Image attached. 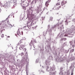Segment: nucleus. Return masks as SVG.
Returning <instances> with one entry per match:
<instances>
[{
  "label": "nucleus",
  "mask_w": 75,
  "mask_h": 75,
  "mask_svg": "<svg viewBox=\"0 0 75 75\" xmlns=\"http://www.w3.org/2000/svg\"><path fill=\"white\" fill-rule=\"evenodd\" d=\"M67 3V1H62L61 3V6H60L59 7H57L56 8V10H59V9L61 7H62V8H64V7H65V4H66V3Z\"/></svg>",
  "instance_id": "f257e3e1"
},
{
  "label": "nucleus",
  "mask_w": 75,
  "mask_h": 75,
  "mask_svg": "<svg viewBox=\"0 0 75 75\" xmlns=\"http://www.w3.org/2000/svg\"><path fill=\"white\" fill-rule=\"evenodd\" d=\"M11 3H13V6L16 7L17 5V0H11L10 1Z\"/></svg>",
  "instance_id": "f03ea898"
},
{
  "label": "nucleus",
  "mask_w": 75,
  "mask_h": 75,
  "mask_svg": "<svg viewBox=\"0 0 75 75\" xmlns=\"http://www.w3.org/2000/svg\"><path fill=\"white\" fill-rule=\"evenodd\" d=\"M10 16L9 15L8 17L7 18H6V19L5 20H4L2 21V23H5L6 22H7L8 23V24H9V23H8L9 22V21L8 20V18H10Z\"/></svg>",
  "instance_id": "7ed1b4c3"
},
{
  "label": "nucleus",
  "mask_w": 75,
  "mask_h": 75,
  "mask_svg": "<svg viewBox=\"0 0 75 75\" xmlns=\"http://www.w3.org/2000/svg\"><path fill=\"white\" fill-rule=\"evenodd\" d=\"M3 7L5 8H8V4L7 3L5 4L3 6Z\"/></svg>",
  "instance_id": "20e7f679"
},
{
  "label": "nucleus",
  "mask_w": 75,
  "mask_h": 75,
  "mask_svg": "<svg viewBox=\"0 0 75 75\" xmlns=\"http://www.w3.org/2000/svg\"><path fill=\"white\" fill-rule=\"evenodd\" d=\"M24 45H21L19 47V49L20 50H23V48H24Z\"/></svg>",
  "instance_id": "39448f33"
},
{
  "label": "nucleus",
  "mask_w": 75,
  "mask_h": 75,
  "mask_svg": "<svg viewBox=\"0 0 75 75\" xmlns=\"http://www.w3.org/2000/svg\"><path fill=\"white\" fill-rule=\"evenodd\" d=\"M25 60H26L25 59V56H23V57H22V59L21 60V62H23V63H24V62L25 61Z\"/></svg>",
  "instance_id": "423d86ee"
},
{
  "label": "nucleus",
  "mask_w": 75,
  "mask_h": 75,
  "mask_svg": "<svg viewBox=\"0 0 75 75\" xmlns=\"http://www.w3.org/2000/svg\"><path fill=\"white\" fill-rule=\"evenodd\" d=\"M26 74H28V68H27V65H26Z\"/></svg>",
  "instance_id": "0eeeda50"
},
{
  "label": "nucleus",
  "mask_w": 75,
  "mask_h": 75,
  "mask_svg": "<svg viewBox=\"0 0 75 75\" xmlns=\"http://www.w3.org/2000/svg\"><path fill=\"white\" fill-rule=\"evenodd\" d=\"M49 5V2L47 1L46 2L45 4V6H46L47 8L48 7V6Z\"/></svg>",
  "instance_id": "6e6552de"
},
{
  "label": "nucleus",
  "mask_w": 75,
  "mask_h": 75,
  "mask_svg": "<svg viewBox=\"0 0 75 75\" xmlns=\"http://www.w3.org/2000/svg\"><path fill=\"white\" fill-rule=\"evenodd\" d=\"M42 6L41 5H40L39 6V7H38V9L39 10V11H41V7H42Z\"/></svg>",
  "instance_id": "1a4fd4ad"
},
{
  "label": "nucleus",
  "mask_w": 75,
  "mask_h": 75,
  "mask_svg": "<svg viewBox=\"0 0 75 75\" xmlns=\"http://www.w3.org/2000/svg\"><path fill=\"white\" fill-rule=\"evenodd\" d=\"M4 72H5V74H6V75H7L8 74V71H7V70H6L4 71Z\"/></svg>",
  "instance_id": "9d476101"
},
{
  "label": "nucleus",
  "mask_w": 75,
  "mask_h": 75,
  "mask_svg": "<svg viewBox=\"0 0 75 75\" xmlns=\"http://www.w3.org/2000/svg\"><path fill=\"white\" fill-rule=\"evenodd\" d=\"M29 45H30V46H32L33 45L34 48H35V47H34V44H33V43L31 42H30V44H29Z\"/></svg>",
  "instance_id": "9b49d317"
},
{
  "label": "nucleus",
  "mask_w": 75,
  "mask_h": 75,
  "mask_svg": "<svg viewBox=\"0 0 75 75\" xmlns=\"http://www.w3.org/2000/svg\"><path fill=\"white\" fill-rule=\"evenodd\" d=\"M37 52H38V51L37 50H36L35 51V55H36L37 54Z\"/></svg>",
  "instance_id": "f8f14e48"
},
{
  "label": "nucleus",
  "mask_w": 75,
  "mask_h": 75,
  "mask_svg": "<svg viewBox=\"0 0 75 75\" xmlns=\"http://www.w3.org/2000/svg\"><path fill=\"white\" fill-rule=\"evenodd\" d=\"M56 6H60V3H59V2H58L56 3Z\"/></svg>",
  "instance_id": "ddd939ff"
},
{
  "label": "nucleus",
  "mask_w": 75,
  "mask_h": 75,
  "mask_svg": "<svg viewBox=\"0 0 75 75\" xmlns=\"http://www.w3.org/2000/svg\"><path fill=\"white\" fill-rule=\"evenodd\" d=\"M17 62H18V64H20V60L19 59H18L17 60Z\"/></svg>",
  "instance_id": "4468645a"
},
{
  "label": "nucleus",
  "mask_w": 75,
  "mask_h": 75,
  "mask_svg": "<svg viewBox=\"0 0 75 75\" xmlns=\"http://www.w3.org/2000/svg\"><path fill=\"white\" fill-rule=\"evenodd\" d=\"M26 60H27V59H28V61H29V59H28V57L26 56Z\"/></svg>",
  "instance_id": "2eb2a0df"
},
{
  "label": "nucleus",
  "mask_w": 75,
  "mask_h": 75,
  "mask_svg": "<svg viewBox=\"0 0 75 75\" xmlns=\"http://www.w3.org/2000/svg\"><path fill=\"white\" fill-rule=\"evenodd\" d=\"M65 22H66V25H68V22L67 21V20H66Z\"/></svg>",
  "instance_id": "dca6fc26"
},
{
  "label": "nucleus",
  "mask_w": 75,
  "mask_h": 75,
  "mask_svg": "<svg viewBox=\"0 0 75 75\" xmlns=\"http://www.w3.org/2000/svg\"><path fill=\"white\" fill-rule=\"evenodd\" d=\"M23 39H21L20 41V44L22 43V42H23Z\"/></svg>",
  "instance_id": "f3484780"
},
{
  "label": "nucleus",
  "mask_w": 75,
  "mask_h": 75,
  "mask_svg": "<svg viewBox=\"0 0 75 75\" xmlns=\"http://www.w3.org/2000/svg\"><path fill=\"white\" fill-rule=\"evenodd\" d=\"M34 24V23L33 22V21H31V23L30 24V27L33 25Z\"/></svg>",
  "instance_id": "a211bd4d"
},
{
  "label": "nucleus",
  "mask_w": 75,
  "mask_h": 75,
  "mask_svg": "<svg viewBox=\"0 0 75 75\" xmlns=\"http://www.w3.org/2000/svg\"><path fill=\"white\" fill-rule=\"evenodd\" d=\"M52 17H50V21H52Z\"/></svg>",
  "instance_id": "6ab92c4d"
},
{
  "label": "nucleus",
  "mask_w": 75,
  "mask_h": 75,
  "mask_svg": "<svg viewBox=\"0 0 75 75\" xmlns=\"http://www.w3.org/2000/svg\"><path fill=\"white\" fill-rule=\"evenodd\" d=\"M21 57H22V56H23V55H24V53L23 52H22L21 53Z\"/></svg>",
  "instance_id": "aec40b11"
},
{
  "label": "nucleus",
  "mask_w": 75,
  "mask_h": 75,
  "mask_svg": "<svg viewBox=\"0 0 75 75\" xmlns=\"http://www.w3.org/2000/svg\"><path fill=\"white\" fill-rule=\"evenodd\" d=\"M0 7H3V4H2L1 2L0 3Z\"/></svg>",
  "instance_id": "412c9836"
},
{
  "label": "nucleus",
  "mask_w": 75,
  "mask_h": 75,
  "mask_svg": "<svg viewBox=\"0 0 75 75\" xmlns=\"http://www.w3.org/2000/svg\"><path fill=\"white\" fill-rule=\"evenodd\" d=\"M23 40H26V38H25V37H23L22 38Z\"/></svg>",
  "instance_id": "4be33fe9"
},
{
  "label": "nucleus",
  "mask_w": 75,
  "mask_h": 75,
  "mask_svg": "<svg viewBox=\"0 0 75 75\" xmlns=\"http://www.w3.org/2000/svg\"><path fill=\"white\" fill-rule=\"evenodd\" d=\"M29 21L28 22L27 25H28V23H30V22H31V21L30 20V19H29Z\"/></svg>",
  "instance_id": "5701e85b"
},
{
  "label": "nucleus",
  "mask_w": 75,
  "mask_h": 75,
  "mask_svg": "<svg viewBox=\"0 0 75 75\" xmlns=\"http://www.w3.org/2000/svg\"><path fill=\"white\" fill-rule=\"evenodd\" d=\"M35 63H38V59H37L35 61Z\"/></svg>",
  "instance_id": "b1692460"
},
{
  "label": "nucleus",
  "mask_w": 75,
  "mask_h": 75,
  "mask_svg": "<svg viewBox=\"0 0 75 75\" xmlns=\"http://www.w3.org/2000/svg\"><path fill=\"white\" fill-rule=\"evenodd\" d=\"M1 37H2V38L4 37V34H2V35H1Z\"/></svg>",
  "instance_id": "393cba45"
},
{
  "label": "nucleus",
  "mask_w": 75,
  "mask_h": 75,
  "mask_svg": "<svg viewBox=\"0 0 75 75\" xmlns=\"http://www.w3.org/2000/svg\"><path fill=\"white\" fill-rule=\"evenodd\" d=\"M28 62H28L27 63V64H26V65H27V67H28V65H29V64H28Z\"/></svg>",
  "instance_id": "a878e982"
},
{
  "label": "nucleus",
  "mask_w": 75,
  "mask_h": 75,
  "mask_svg": "<svg viewBox=\"0 0 75 75\" xmlns=\"http://www.w3.org/2000/svg\"><path fill=\"white\" fill-rule=\"evenodd\" d=\"M33 41H34V42H35L36 43H37V41H36V40H35V39H34V40Z\"/></svg>",
  "instance_id": "bb28decb"
},
{
  "label": "nucleus",
  "mask_w": 75,
  "mask_h": 75,
  "mask_svg": "<svg viewBox=\"0 0 75 75\" xmlns=\"http://www.w3.org/2000/svg\"><path fill=\"white\" fill-rule=\"evenodd\" d=\"M71 52H74V49H73L71 50Z\"/></svg>",
  "instance_id": "cd10ccee"
},
{
  "label": "nucleus",
  "mask_w": 75,
  "mask_h": 75,
  "mask_svg": "<svg viewBox=\"0 0 75 75\" xmlns=\"http://www.w3.org/2000/svg\"><path fill=\"white\" fill-rule=\"evenodd\" d=\"M38 1V0H35V3H36Z\"/></svg>",
  "instance_id": "c85d7f7f"
},
{
  "label": "nucleus",
  "mask_w": 75,
  "mask_h": 75,
  "mask_svg": "<svg viewBox=\"0 0 75 75\" xmlns=\"http://www.w3.org/2000/svg\"><path fill=\"white\" fill-rule=\"evenodd\" d=\"M29 3V2H28ZM28 3H27V2H26V4H27V6H28V5H29V4H28Z\"/></svg>",
  "instance_id": "c756f323"
},
{
  "label": "nucleus",
  "mask_w": 75,
  "mask_h": 75,
  "mask_svg": "<svg viewBox=\"0 0 75 75\" xmlns=\"http://www.w3.org/2000/svg\"><path fill=\"white\" fill-rule=\"evenodd\" d=\"M38 26L36 25L35 26V29H36V28H37V27Z\"/></svg>",
  "instance_id": "7c9ffc66"
},
{
  "label": "nucleus",
  "mask_w": 75,
  "mask_h": 75,
  "mask_svg": "<svg viewBox=\"0 0 75 75\" xmlns=\"http://www.w3.org/2000/svg\"><path fill=\"white\" fill-rule=\"evenodd\" d=\"M18 35H19V34H20V33H20V32L18 31Z\"/></svg>",
  "instance_id": "2f4dec72"
},
{
  "label": "nucleus",
  "mask_w": 75,
  "mask_h": 75,
  "mask_svg": "<svg viewBox=\"0 0 75 75\" xmlns=\"http://www.w3.org/2000/svg\"><path fill=\"white\" fill-rule=\"evenodd\" d=\"M51 1V0H48L47 2H48L49 3Z\"/></svg>",
  "instance_id": "473e14b6"
},
{
  "label": "nucleus",
  "mask_w": 75,
  "mask_h": 75,
  "mask_svg": "<svg viewBox=\"0 0 75 75\" xmlns=\"http://www.w3.org/2000/svg\"><path fill=\"white\" fill-rule=\"evenodd\" d=\"M33 1H32V2L31 3V5H33Z\"/></svg>",
  "instance_id": "72a5a7b5"
},
{
  "label": "nucleus",
  "mask_w": 75,
  "mask_h": 75,
  "mask_svg": "<svg viewBox=\"0 0 75 75\" xmlns=\"http://www.w3.org/2000/svg\"><path fill=\"white\" fill-rule=\"evenodd\" d=\"M67 35H67L65 34V35L64 36V37H66V36H67Z\"/></svg>",
  "instance_id": "f704fd0d"
},
{
  "label": "nucleus",
  "mask_w": 75,
  "mask_h": 75,
  "mask_svg": "<svg viewBox=\"0 0 75 75\" xmlns=\"http://www.w3.org/2000/svg\"><path fill=\"white\" fill-rule=\"evenodd\" d=\"M21 33H22V35H23V31H22Z\"/></svg>",
  "instance_id": "c9c22d12"
},
{
  "label": "nucleus",
  "mask_w": 75,
  "mask_h": 75,
  "mask_svg": "<svg viewBox=\"0 0 75 75\" xmlns=\"http://www.w3.org/2000/svg\"><path fill=\"white\" fill-rule=\"evenodd\" d=\"M73 72H71V75H73Z\"/></svg>",
  "instance_id": "e433bc0d"
},
{
  "label": "nucleus",
  "mask_w": 75,
  "mask_h": 75,
  "mask_svg": "<svg viewBox=\"0 0 75 75\" xmlns=\"http://www.w3.org/2000/svg\"><path fill=\"white\" fill-rule=\"evenodd\" d=\"M17 46H18V45H19V42L18 43V44H17Z\"/></svg>",
  "instance_id": "4c0bfd02"
},
{
  "label": "nucleus",
  "mask_w": 75,
  "mask_h": 75,
  "mask_svg": "<svg viewBox=\"0 0 75 75\" xmlns=\"http://www.w3.org/2000/svg\"><path fill=\"white\" fill-rule=\"evenodd\" d=\"M12 16L13 15V13H11V16H12Z\"/></svg>",
  "instance_id": "58836bf2"
},
{
  "label": "nucleus",
  "mask_w": 75,
  "mask_h": 75,
  "mask_svg": "<svg viewBox=\"0 0 75 75\" xmlns=\"http://www.w3.org/2000/svg\"><path fill=\"white\" fill-rule=\"evenodd\" d=\"M34 28H35V27H32V29H33V30H34Z\"/></svg>",
  "instance_id": "ea45409f"
},
{
  "label": "nucleus",
  "mask_w": 75,
  "mask_h": 75,
  "mask_svg": "<svg viewBox=\"0 0 75 75\" xmlns=\"http://www.w3.org/2000/svg\"><path fill=\"white\" fill-rule=\"evenodd\" d=\"M24 49H25V51H26V49L25 48Z\"/></svg>",
  "instance_id": "a19ab883"
},
{
  "label": "nucleus",
  "mask_w": 75,
  "mask_h": 75,
  "mask_svg": "<svg viewBox=\"0 0 75 75\" xmlns=\"http://www.w3.org/2000/svg\"><path fill=\"white\" fill-rule=\"evenodd\" d=\"M45 9H46V8H45L43 9V10H45Z\"/></svg>",
  "instance_id": "79ce46f5"
},
{
  "label": "nucleus",
  "mask_w": 75,
  "mask_h": 75,
  "mask_svg": "<svg viewBox=\"0 0 75 75\" xmlns=\"http://www.w3.org/2000/svg\"><path fill=\"white\" fill-rule=\"evenodd\" d=\"M7 38H10V36H7Z\"/></svg>",
  "instance_id": "37998d69"
},
{
  "label": "nucleus",
  "mask_w": 75,
  "mask_h": 75,
  "mask_svg": "<svg viewBox=\"0 0 75 75\" xmlns=\"http://www.w3.org/2000/svg\"><path fill=\"white\" fill-rule=\"evenodd\" d=\"M27 27H28L29 28H29V26H28V25H27Z\"/></svg>",
  "instance_id": "c03bdc74"
},
{
  "label": "nucleus",
  "mask_w": 75,
  "mask_h": 75,
  "mask_svg": "<svg viewBox=\"0 0 75 75\" xmlns=\"http://www.w3.org/2000/svg\"><path fill=\"white\" fill-rule=\"evenodd\" d=\"M64 39H65V40H67V38H64Z\"/></svg>",
  "instance_id": "a18cd8bd"
},
{
  "label": "nucleus",
  "mask_w": 75,
  "mask_h": 75,
  "mask_svg": "<svg viewBox=\"0 0 75 75\" xmlns=\"http://www.w3.org/2000/svg\"><path fill=\"white\" fill-rule=\"evenodd\" d=\"M30 50H31V46H30Z\"/></svg>",
  "instance_id": "49530a36"
},
{
  "label": "nucleus",
  "mask_w": 75,
  "mask_h": 75,
  "mask_svg": "<svg viewBox=\"0 0 75 75\" xmlns=\"http://www.w3.org/2000/svg\"><path fill=\"white\" fill-rule=\"evenodd\" d=\"M48 27H50V25H48Z\"/></svg>",
  "instance_id": "de8ad7c7"
},
{
  "label": "nucleus",
  "mask_w": 75,
  "mask_h": 75,
  "mask_svg": "<svg viewBox=\"0 0 75 75\" xmlns=\"http://www.w3.org/2000/svg\"><path fill=\"white\" fill-rule=\"evenodd\" d=\"M28 75V74H26V75Z\"/></svg>",
  "instance_id": "09e8293b"
},
{
  "label": "nucleus",
  "mask_w": 75,
  "mask_h": 75,
  "mask_svg": "<svg viewBox=\"0 0 75 75\" xmlns=\"http://www.w3.org/2000/svg\"><path fill=\"white\" fill-rule=\"evenodd\" d=\"M23 3H24V1H22Z\"/></svg>",
  "instance_id": "8fccbe9b"
},
{
  "label": "nucleus",
  "mask_w": 75,
  "mask_h": 75,
  "mask_svg": "<svg viewBox=\"0 0 75 75\" xmlns=\"http://www.w3.org/2000/svg\"><path fill=\"white\" fill-rule=\"evenodd\" d=\"M17 34L18 35V31L17 32Z\"/></svg>",
  "instance_id": "3c124183"
},
{
  "label": "nucleus",
  "mask_w": 75,
  "mask_h": 75,
  "mask_svg": "<svg viewBox=\"0 0 75 75\" xmlns=\"http://www.w3.org/2000/svg\"><path fill=\"white\" fill-rule=\"evenodd\" d=\"M1 9H0V11H1Z\"/></svg>",
  "instance_id": "603ef678"
},
{
  "label": "nucleus",
  "mask_w": 75,
  "mask_h": 75,
  "mask_svg": "<svg viewBox=\"0 0 75 75\" xmlns=\"http://www.w3.org/2000/svg\"><path fill=\"white\" fill-rule=\"evenodd\" d=\"M10 25H11V26H12V25L11 24H10Z\"/></svg>",
  "instance_id": "864d4df0"
},
{
  "label": "nucleus",
  "mask_w": 75,
  "mask_h": 75,
  "mask_svg": "<svg viewBox=\"0 0 75 75\" xmlns=\"http://www.w3.org/2000/svg\"><path fill=\"white\" fill-rule=\"evenodd\" d=\"M30 10H31V8H30Z\"/></svg>",
  "instance_id": "5fc2aeb1"
},
{
  "label": "nucleus",
  "mask_w": 75,
  "mask_h": 75,
  "mask_svg": "<svg viewBox=\"0 0 75 75\" xmlns=\"http://www.w3.org/2000/svg\"><path fill=\"white\" fill-rule=\"evenodd\" d=\"M57 14H58V13H57Z\"/></svg>",
  "instance_id": "6e6d98bb"
},
{
  "label": "nucleus",
  "mask_w": 75,
  "mask_h": 75,
  "mask_svg": "<svg viewBox=\"0 0 75 75\" xmlns=\"http://www.w3.org/2000/svg\"><path fill=\"white\" fill-rule=\"evenodd\" d=\"M13 17L14 18V16H13Z\"/></svg>",
  "instance_id": "4d7b16f0"
},
{
  "label": "nucleus",
  "mask_w": 75,
  "mask_h": 75,
  "mask_svg": "<svg viewBox=\"0 0 75 75\" xmlns=\"http://www.w3.org/2000/svg\"><path fill=\"white\" fill-rule=\"evenodd\" d=\"M1 23H0V25H1Z\"/></svg>",
  "instance_id": "13d9d810"
},
{
  "label": "nucleus",
  "mask_w": 75,
  "mask_h": 75,
  "mask_svg": "<svg viewBox=\"0 0 75 75\" xmlns=\"http://www.w3.org/2000/svg\"><path fill=\"white\" fill-rule=\"evenodd\" d=\"M12 49H13V47H12Z\"/></svg>",
  "instance_id": "bf43d9fd"
},
{
  "label": "nucleus",
  "mask_w": 75,
  "mask_h": 75,
  "mask_svg": "<svg viewBox=\"0 0 75 75\" xmlns=\"http://www.w3.org/2000/svg\"><path fill=\"white\" fill-rule=\"evenodd\" d=\"M16 47H17V46H16Z\"/></svg>",
  "instance_id": "052dcab7"
},
{
  "label": "nucleus",
  "mask_w": 75,
  "mask_h": 75,
  "mask_svg": "<svg viewBox=\"0 0 75 75\" xmlns=\"http://www.w3.org/2000/svg\"><path fill=\"white\" fill-rule=\"evenodd\" d=\"M33 41V40H32V41Z\"/></svg>",
  "instance_id": "680f3d73"
},
{
  "label": "nucleus",
  "mask_w": 75,
  "mask_h": 75,
  "mask_svg": "<svg viewBox=\"0 0 75 75\" xmlns=\"http://www.w3.org/2000/svg\"><path fill=\"white\" fill-rule=\"evenodd\" d=\"M18 30H19V29H18Z\"/></svg>",
  "instance_id": "e2e57ef3"
},
{
  "label": "nucleus",
  "mask_w": 75,
  "mask_h": 75,
  "mask_svg": "<svg viewBox=\"0 0 75 75\" xmlns=\"http://www.w3.org/2000/svg\"><path fill=\"white\" fill-rule=\"evenodd\" d=\"M35 50V49H33V50Z\"/></svg>",
  "instance_id": "0e129e2a"
},
{
  "label": "nucleus",
  "mask_w": 75,
  "mask_h": 75,
  "mask_svg": "<svg viewBox=\"0 0 75 75\" xmlns=\"http://www.w3.org/2000/svg\"><path fill=\"white\" fill-rule=\"evenodd\" d=\"M15 35H16V34H15Z\"/></svg>",
  "instance_id": "69168bd1"
},
{
  "label": "nucleus",
  "mask_w": 75,
  "mask_h": 75,
  "mask_svg": "<svg viewBox=\"0 0 75 75\" xmlns=\"http://www.w3.org/2000/svg\"><path fill=\"white\" fill-rule=\"evenodd\" d=\"M26 33H27V32Z\"/></svg>",
  "instance_id": "338daca9"
},
{
  "label": "nucleus",
  "mask_w": 75,
  "mask_h": 75,
  "mask_svg": "<svg viewBox=\"0 0 75 75\" xmlns=\"http://www.w3.org/2000/svg\"><path fill=\"white\" fill-rule=\"evenodd\" d=\"M29 27H30V26H29Z\"/></svg>",
  "instance_id": "774afa93"
}]
</instances>
